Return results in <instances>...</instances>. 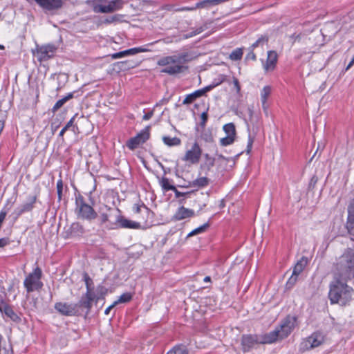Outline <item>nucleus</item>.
<instances>
[{
	"label": "nucleus",
	"instance_id": "f257e3e1",
	"mask_svg": "<svg viewBox=\"0 0 354 354\" xmlns=\"http://www.w3.org/2000/svg\"><path fill=\"white\" fill-rule=\"evenodd\" d=\"M346 281L336 279L329 286L328 299L331 304L348 305L353 299L354 290Z\"/></svg>",
	"mask_w": 354,
	"mask_h": 354
},
{
	"label": "nucleus",
	"instance_id": "f03ea898",
	"mask_svg": "<svg viewBox=\"0 0 354 354\" xmlns=\"http://www.w3.org/2000/svg\"><path fill=\"white\" fill-rule=\"evenodd\" d=\"M335 272L339 279L344 281L354 279V250L348 248L339 256L335 264Z\"/></svg>",
	"mask_w": 354,
	"mask_h": 354
},
{
	"label": "nucleus",
	"instance_id": "7ed1b4c3",
	"mask_svg": "<svg viewBox=\"0 0 354 354\" xmlns=\"http://www.w3.org/2000/svg\"><path fill=\"white\" fill-rule=\"evenodd\" d=\"M188 61L187 53H180L162 57L158 59L157 64L158 66H165L161 70V73L173 75L182 73L186 69L187 67L184 66V64Z\"/></svg>",
	"mask_w": 354,
	"mask_h": 354
},
{
	"label": "nucleus",
	"instance_id": "20e7f679",
	"mask_svg": "<svg viewBox=\"0 0 354 354\" xmlns=\"http://www.w3.org/2000/svg\"><path fill=\"white\" fill-rule=\"evenodd\" d=\"M297 326L295 316H287L274 330L267 334L266 342L272 344L277 340L286 338Z\"/></svg>",
	"mask_w": 354,
	"mask_h": 354
},
{
	"label": "nucleus",
	"instance_id": "39448f33",
	"mask_svg": "<svg viewBox=\"0 0 354 354\" xmlns=\"http://www.w3.org/2000/svg\"><path fill=\"white\" fill-rule=\"evenodd\" d=\"M41 270L37 267L26 277L24 285L28 292L41 288L43 286V283L41 281Z\"/></svg>",
	"mask_w": 354,
	"mask_h": 354
},
{
	"label": "nucleus",
	"instance_id": "423d86ee",
	"mask_svg": "<svg viewBox=\"0 0 354 354\" xmlns=\"http://www.w3.org/2000/svg\"><path fill=\"white\" fill-rule=\"evenodd\" d=\"M324 340L325 337L323 333L315 332L301 341L299 345V350L306 351L318 347L324 342Z\"/></svg>",
	"mask_w": 354,
	"mask_h": 354
},
{
	"label": "nucleus",
	"instance_id": "0eeeda50",
	"mask_svg": "<svg viewBox=\"0 0 354 354\" xmlns=\"http://www.w3.org/2000/svg\"><path fill=\"white\" fill-rule=\"evenodd\" d=\"M267 339V334L263 336L244 335L241 338L243 350L244 352H247L259 344H270V342H266Z\"/></svg>",
	"mask_w": 354,
	"mask_h": 354
},
{
	"label": "nucleus",
	"instance_id": "6e6552de",
	"mask_svg": "<svg viewBox=\"0 0 354 354\" xmlns=\"http://www.w3.org/2000/svg\"><path fill=\"white\" fill-rule=\"evenodd\" d=\"M123 4L122 0H113L107 5L95 3L93 5V10L95 13H111L121 10Z\"/></svg>",
	"mask_w": 354,
	"mask_h": 354
},
{
	"label": "nucleus",
	"instance_id": "1a4fd4ad",
	"mask_svg": "<svg viewBox=\"0 0 354 354\" xmlns=\"http://www.w3.org/2000/svg\"><path fill=\"white\" fill-rule=\"evenodd\" d=\"M116 212V220L115 222L111 223V228H129V229H139L140 223L129 220L121 215L120 210L115 211Z\"/></svg>",
	"mask_w": 354,
	"mask_h": 354
},
{
	"label": "nucleus",
	"instance_id": "9d476101",
	"mask_svg": "<svg viewBox=\"0 0 354 354\" xmlns=\"http://www.w3.org/2000/svg\"><path fill=\"white\" fill-rule=\"evenodd\" d=\"M76 203L77 205L79 217L88 221L93 220L97 217V213L95 212L93 208L89 205L85 203L82 199L80 201L77 200Z\"/></svg>",
	"mask_w": 354,
	"mask_h": 354
},
{
	"label": "nucleus",
	"instance_id": "9b49d317",
	"mask_svg": "<svg viewBox=\"0 0 354 354\" xmlns=\"http://www.w3.org/2000/svg\"><path fill=\"white\" fill-rule=\"evenodd\" d=\"M223 82V78L216 84H212L208 85L201 89L195 91L194 92H193L191 94L187 95L185 97V98L183 100V104H189L192 103L196 99L204 95L207 92L210 91L212 88H214L216 86L219 85Z\"/></svg>",
	"mask_w": 354,
	"mask_h": 354
},
{
	"label": "nucleus",
	"instance_id": "f8f14e48",
	"mask_svg": "<svg viewBox=\"0 0 354 354\" xmlns=\"http://www.w3.org/2000/svg\"><path fill=\"white\" fill-rule=\"evenodd\" d=\"M55 308L62 315L74 316L79 313L76 304H68L66 302H57L55 304Z\"/></svg>",
	"mask_w": 354,
	"mask_h": 354
},
{
	"label": "nucleus",
	"instance_id": "ddd939ff",
	"mask_svg": "<svg viewBox=\"0 0 354 354\" xmlns=\"http://www.w3.org/2000/svg\"><path fill=\"white\" fill-rule=\"evenodd\" d=\"M202 154V150L197 142H194L192 148L187 150L183 160L192 164L198 163Z\"/></svg>",
	"mask_w": 354,
	"mask_h": 354
},
{
	"label": "nucleus",
	"instance_id": "4468645a",
	"mask_svg": "<svg viewBox=\"0 0 354 354\" xmlns=\"http://www.w3.org/2000/svg\"><path fill=\"white\" fill-rule=\"evenodd\" d=\"M37 196L35 195H30L28 197L27 201L21 204L20 206L17 207L13 214L15 218H17L19 216L25 212H30L34 208V205L36 203Z\"/></svg>",
	"mask_w": 354,
	"mask_h": 354
},
{
	"label": "nucleus",
	"instance_id": "2eb2a0df",
	"mask_svg": "<svg viewBox=\"0 0 354 354\" xmlns=\"http://www.w3.org/2000/svg\"><path fill=\"white\" fill-rule=\"evenodd\" d=\"M95 300L97 301V298L93 292H86L79 302L76 304L77 309L80 310V308H85L86 314H88L92 307V303Z\"/></svg>",
	"mask_w": 354,
	"mask_h": 354
},
{
	"label": "nucleus",
	"instance_id": "dca6fc26",
	"mask_svg": "<svg viewBox=\"0 0 354 354\" xmlns=\"http://www.w3.org/2000/svg\"><path fill=\"white\" fill-rule=\"evenodd\" d=\"M149 138L148 129H145L138 133L136 136L131 138L127 142V146L131 150L137 148L140 144L144 143Z\"/></svg>",
	"mask_w": 354,
	"mask_h": 354
},
{
	"label": "nucleus",
	"instance_id": "f3484780",
	"mask_svg": "<svg viewBox=\"0 0 354 354\" xmlns=\"http://www.w3.org/2000/svg\"><path fill=\"white\" fill-rule=\"evenodd\" d=\"M55 51V48L53 45L42 46L37 48L36 56L39 61H45L52 57Z\"/></svg>",
	"mask_w": 354,
	"mask_h": 354
},
{
	"label": "nucleus",
	"instance_id": "a211bd4d",
	"mask_svg": "<svg viewBox=\"0 0 354 354\" xmlns=\"http://www.w3.org/2000/svg\"><path fill=\"white\" fill-rule=\"evenodd\" d=\"M194 212L191 209L181 206L176 210V213L172 216V220L177 221L194 216Z\"/></svg>",
	"mask_w": 354,
	"mask_h": 354
},
{
	"label": "nucleus",
	"instance_id": "6ab92c4d",
	"mask_svg": "<svg viewBox=\"0 0 354 354\" xmlns=\"http://www.w3.org/2000/svg\"><path fill=\"white\" fill-rule=\"evenodd\" d=\"M277 62V54L274 50H269L266 62L263 64L266 71H273Z\"/></svg>",
	"mask_w": 354,
	"mask_h": 354
},
{
	"label": "nucleus",
	"instance_id": "aec40b11",
	"mask_svg": "<svg viewBox=\"0 0 354 354\" xmlns=\"http://www.w3.org/2000/svg\"><path fill=\"white\" fill-rule=\"evenodd\" d=\"M0 311L13 322H17L20 320L19 317L14 312L12 308L5 302L0 304Z\"/></svg>",
	"mask_w": 354,
	"mask_h": 354
},
{
	"label": "nucleus",
	"instance_id": "412c9836",
	"mask_svg": "<svg viewBox=\"0 0 354 354\" xmlns=\"http://www.w3.org/2000/svg\"><path fill=\"white\" fill-rule=\"evenodd\" d=\"M41 8L51 10L62 6L61 0H35Z\"/></svg>",
	"mask_w": 354,
	"mask_h": 354
},
{
	"label": "nucleus",
	"instance_id": "4be33fe9",
	"mask_svg": "<svg viewBox=\"0 0 354 354\" xmlns=\"http://www.w3.org/2000/svg\"><path fill=\"white\" fill-rule=\"evenodd\" d=\"M346 227L351 235H354V200L351 203L348 209V221Z\"/></svg>",
	"mask_w": 354,
	"mask_h": 354
},
{
	"label": "nucleus",
	"instance_id": "5701e85b",
	"mask_svg": "<svg viewBox=\"0 0 354 354\" xmlns=\"http://www.w3.org/2000/svg\"><path fill=\"white\" fill-rule=\"evenodd\" d=\"M106 209V212H100V218L101 221V223L104 224L106 222L110 221V218L114 217L115 221L116 220V212L115 211H119L118 209H112L108 207L107 206H104Z\"/></svg>",
	"mask_w": 354,
	"mask_h": 354
},
{
	"label": "nucleus",
	"instance_id": "b1692460",
	"mask_svg": "<svg viewBox=\"0 0 354 354\" xmlns=\"http://www.w3.org/2000/svg\"><path fill=\"white\" fill-rule=\"evenodd\" d=\"M307 263V260L306 258L302 257L297 263L295 264L292 274L297 276H299L300 273L304 270Z\"/></svg>",
	"mask_w": 354,
	"mask_h": 354
},
{
	"label": "nucleus",
	"instance_id": "393cba45",
	"mask_svg": "<svg viewBox=\"0 0 354 354\" xmlns=\"http://www.w3.org/2000/svg\"><path fill=\"white\" fill-rule=\"evenodd\" d=\"M73 97V93H69L67 95L64 97L63 98L57 101L53 107L52 108V112L55 113L58 109H59L68 100H71Z\"/></svg>",
	"mask_w": 354,
	"mask_h": 354
},
{
	"label": "nucleus",
	"instance_id": "a878e982",
	"mask_svg": "<svg viewBox=\"0 0 354 354\" xmlns=\"http://www.w3.org/2000/svg\"><path fill=\"white\" fill-rule=\"evenodd\" d=\"M162 141L166 145L169 147L178 146L181 142L180 140L178 138H171L169 136H163Z\"/></svg>",
	"mask_w": 354,
	"mask_h": 354
},
{
	"label": "nucleus",
	"instance_id": "bb28decb",
	"mask_svg": "<svg viewBox=\"0 0 354 354\" xmlns=\"http://www.w3.org/2000/svg\"><path fill=\"white\" fill-rule=\"evenodd\" d=\"M268 41V38L266 36H261L259 37L250 47V49L254 50L255 48L258 47H261L263 48L265 44H267Z\"/></svg>",
	"mask_w": 354,
	"mask_h": 354
},
{
	"label": "nucleus",
	"instance_id": "cd10ccee",
	"mask_svg": "<svg viewBox=\"0 0 354 354\" xmlns=\"http://www.w3.org/2000/svg\"><path fill=\"white\" fill-rule=\"evenodd\" d=\"M160 184L162 189L165 192L169 190L173 191L176 187L170 183L169 180L167 178H162V179L160 180Z\"/></svg>",
	"mask_w": 354,
	"mask_h": 354
},
{
	"label": "nucleus",
	"instance_id": "c85d7f7f",
	"mask_svg": "<svg viewBox=\"0 0 354 354\" xmlns=\"http://www.w3.org/2000/svg\"><path fill=\"white\" fill-rule=\"evenodd\" d=\"M223 129L226 133V136L236 137V129L233 123H228L225 124Z\"/></svg>",
	"mask_w": 354,
	"mask_h": 354
},
{
	"label": "nucleus",
	"instance_id": "c756f323",
	"mask_svg": "<svg viewBox=\"0 0 354 354\" xmlns=\"http://www.w3.org/2000/svg\"><path fill=\"white\" fill-rule=\"evenodd\" d=\"M272 92V88L270 86H264L261 91V102H266L267 99Z\"/></svg>",
	"mask_w": 354,
	"mask_h": 354
},
{
	"label": "nucleus",
	"instance_id": "7c9ffc66",
	"mask_svg": "<svg viewBox=\"0 0 354 354\" xmlns=\"http://www.w3.org/2000/svg\"><path fill=\"white\" fill-rule=\"evenodd\" d=\"M207 28V24H203V26L196 28L195 30H192V32H190L189 33L185 35L184 36L185 38L187 39V38H190V37H192L194 36H196L200 33H201L202 32H203L204 30H205Z\"/></svg>",
	"mask_w": 354,
	"mask_h": 354
},
{
	"label": "nucleus",
	"instance_id": "2f4dec72",
	"mask_svg": "<svg viewBox=\"0 0 354 354\" xmlns=\"http://www.w3.org/2000/svg\"><path fill=\"white\" fill-rule=\"evenodd\" d=\"M187 348L183 345L175 346L173 349L167 352V354H187Z\"/></svg>",
	"mask_w": 354,
	"mask_h": 354
},
{
	"label": "nucleus",
	"instance_id": "473e14b6",
	"mask_svg": "<svg viewBox=\"0 0 354 354\" xmlns=\"http://www.w3.org/2000/svg\"><path fill=\"white\" fill-rule=\"evenodd\" d=\"M209 180L206 177H201L193 181V185L198 187H204L209 184Z\"/></svg>",
	"mask_w": 354,
	"mask_h": 354
},
{
	"label": "nucleus",
	"instance_id": "72a5a7b5",
	"mask_svg": "<svg viewBox=\"0 0 354 354\" xmlns=\"http://www.w3.org/2000/svg\"><path fill=\"white\" fill-rule=\"evenodd\" d=\"M132 299V295L129 292H125L121 295L119 298L114 301V304L117 305L122 303H127Z\"/></svg>",
	"mask_w": 354,
	"mask_h": 354
},
{
	"label": "nucleus",
	"instance_id": "f704fd0d",
	"mask_svg": "<svg viewBox=\"0 0 354 354\" xmlns=\"http://www.w3.org/2000/svg\"><path fill=\"white\" fill-rule=\"evenodd\" d=\"M75 116L76 115H75L68 122L67 124L65 125V127L60 131L59 133V136L60 137H62L64 134V133L68 130L70 128H73V131H74V128H75V125H74V121H75Z\"/></svg>",
	"mask_w": 354,
	"mask_h": 354
},
{
	"label": "nucleus",
	"instance_id": "c9c22d12",
	"mask_svg": "<svg viewBox=\"0 0 354 354\" xmlns=\"http://www.w3.org/2000/svg\"><path fill=\"white\" fill-rule=\"evenodd\" d=\"M84 280L85 281L86 292H93V280L90 278L88 274H84Z\"/></svg>",
	"mask_w": 354,
	"mask_h": 354
},
{
	"label": "nucleus",
	"instance_id": "e433bc0d",
	"mask_svg": "<svg viewBox=\"0 0 354 354\" xmlns=\"http://www.w3.org/2000/svg\"><path fill=\"white\" fill-rule=\"evenodd\" d=\"M208 226H209L208 223H205L204 225L193 230L191 232H189L188 234V236H192L204 232L206 230V229L208 227Z\"/></svg>",
	"mask_w": 354,
	"mask_h": 354
},
{
	"label": "nucleus",
	"instance_id": "4c0bfd02",
	"mask_svg": "<svg viewBox=\"0 0 354 354\" xmlns=\"http://www.w3.org/2000/svg\"><path fill=\"white\" fill-rule=\"evenodd\" d=\"M243 55V51L241 48H236L234 50H233L231 54L230 55V58L232 60L236 61L241 59Z\"/></svg>",
	"mask_w": 354,
	"mask_h": 354
},
{
	"label": "nucleus",
	"instance_id": "58836bf2",
	"mask_svg": "<svg viewBox=\"0 0 354 354\" xmlns=\"http://www.w3.org/2000/svg\"><path fill=\"white\" fill-rule=\"evenodd\" d=\"M122 16L121 15H115L113 16L107 17L103 21L104 24H109L121 21Z\"/></svg>",
	"mask_w": 354,
	"mask_h": 354
},
{
	"label": "nucleus",
	"instance_id": "ea45409f",
	"mask_svg": "<svg viewBox=\"0 0 354 354\" xmlns=\"http://www.w3.org/2000/svg\"><path fill=\"white\" fill-rule=\"evenodd\" d=\"M235 137L226 136L220 140V143L222 146H227L234 142Z\"/></svg>",
	"mask_w": 354,
	"mask_h": 354
},
{
	"label": "nucleus",
	"instance_id": "a19ab883",
	"mask_svg": "<svg viewBox=\"0 0 354 354\" xmlns=\"http://www.w3.org/2000/svg\"><path fill=\"white\" fill-rule=\"evenodd\" d=\"M146 51H147V50L142 47L133 48L127 50V52L128 53L129 55H136L139 53H143V52H146Z\"/></svg>",
	"mask_w": 354,
	"mask_h": 354
},
{
	"label": "nucleus",
	"instance_id": "79ce46f5",
	"mask_svg": "<svg viewBox=\"0 0 354 354\" xmlns=\"http://www.w3.org/2000/svg\"><path fill=\"white\" fill-rule=\"evenodd\" d=\"M298 276L292 274L291 277L288 279L286 286H288V288H291L293 286L296 281H297Z\"/></svg>",
	"mask_w": 354,
	"mask_h": 354
},
{
	"label": "nucleus",
	"instance_id": "37998d69",
	"mask_svg": "<svg viewBox=\"0 0 354 354\" xmlns=\"http://www.w3.org/2000/svg\"><path fill=\"white\" fill-rule=\"evenodd\" d=\"M125 56H129L128 53L127 52V50L120 51L118 53H115L111 55V57L113 59H120Z\"/></svg>",
	"mask_w": 354,
	"mask_h": 354
},
{
	"label": "nucleus",
	"instance_id": "c03bdc74",
	"mask_svg": "<svg viewBox=\"0 0 354 354\" xmlns=\"http://www.w3.org/2000/svg\"><path fill=\"white\" fill-rule=\"evenodd\" d=\"M71 229L73 232H77L82 233V227L78 223H74L71 225Z\"/></svg>",
	"mask_w": 354,
	"mask_h": 354
},
{
	"label": "nucleus",
	"instance_id": "a18cd8bd",
	"mask_svg": "<svg viewBox=\"0 0 354 354\" xmlns=\"http://www.w3.org/2000/svg\"><path fill=\"white\" fill-rule=\"evenodd\" d=\"M253 142H254V138L250 136L248 137V145H247V149H246L247 154H249L250 153V151L252 150Z\"/></svg>",
	"mask_w": 354,
	"mask_h": 354
},
{
	"label": "nucleus",
	"instance_id": "49530a36",
	"mask_svg": "<svg viewBox=\"0 0 354 354\" xmlns=\"http://www.w3.org/2000/svg\"><path fill=\"white\" fill-rule=\"evenodd\" d=\"M233 84L234 86V88L236 89V93L239 94L241 91V86L239 84V82L237 78L233 77Z\"/></svg>",
	"mask_w": 354,
	"mask_h": 354
},
{
	"label": "nucleus",
	"instance_id": "de8ad7c7",
	"mask_svg": "<svg viewBox=\"0 0 354 354\" xmlns=\"http://www.w3.org/2000/svg\"><path fill=\"white\" fill-rule=\"evenodd\" d=\"M201 125L202 127H205V123H206V122L207 120V113L206 112H203L201 115Z\"/></svg>",
	"mask_w": 354,
	"mask_h": 354
},
{
	"label": "nucleus",
	"instance_id": "09e8293b",
	"mask_svg": "<svg viewBox=\"0 0 354 354\" xmlns=\"http://www.w3.org/2000/svg\"><path fill=\"white\" fill-rule=\"evenodd\" d=\"M62 189H63L62 180H59L57 183V193H58L59 196H61L62 192Z\"/></svg>",
	"mask_w": 354,
	"mask_h": 354
},
{
	"label": "nucleus",
	"instance_id": "8fccbe9b",
	"mask_svg": "<svg viewBox=\"0 0 354 354\" xmlns=\"http://www.w3.org/2000/svg\"><path fill=\"white\" fill-rule=\"evenodd\" d=\"M173 192L175 193L176 198H180L181 196H185L187 194H189V192H180L176 187H175V189L173 190Z\"/></svg>",
	"mask_w": 354,
	"mask_h": 354
},
{
	"label": "nucleus",
	"instance_id": "3c124183",
	"mask_svg": "<svg viewBox=\"0 0 354 354\" xmlns=\"http://www.w3.org/2000/svg\"><path fill=\"white\" fill-rule=\"evenodd\" d=\"M10 243L8 238H1L0 239V248H3L7 245H8Z\"/></svg>",
	"mask_w": 354,
	"mask_h": 354
},
{
	"label": "nucleus",
	"instance_id": "603ef678",
	"mask_svg": "<svg viewBox=\"0 0 354 354\" xmlns=\"http://www.w3.org/2000/svg\"><path fill=\"white\" fill-rule=\"evenodd\" d=\"M256 55L255 53H254V50H251L250 49V51L248 53V55H246V59H252V60H256Z\"/></svg>",
	"mask_w": 354,
	"mask_h": 354
},
{
	"label": "nucleus",
	"instance_id": "864d4df0",
	"mask_svg": "<svg viewBox=\"0 0 354 354\" xmlns=\"http://www.w3.org/2000/svg\"><path fill=\"white\" fill-rule=\"evenodd\" d=\"M153 111H154V110L153 109V110L150 111L149 112H148L147 113L143 115L142 119L144 120H148L151 119L152 118V116L153 115Z\"/></svg>",
	"mask_w": 354,
	"mask_h": 354
},
{
	"label": "nucleus",
	"instance_id": "5fc2aeb1",
	"mask_svg": "<svg viewBox=\"0 0 354 354\" xmlns=\"http://www.w3.org/2000/svg\"><path fill=\"white\" fill-rule=\"evenodd\" d=\"M2 335H0V354H12L8 350L4 348L2 350L1 348V341H2Z\"/></svg>",
	"mask_w": 354,
	"mask_h": 354
},
{
	"label": "nucleus",
	"instance_id": "6e6d98bb",
	"mask_svg": "<svg viewBox=\"0 0 354 354\" xmlns=\"http://www.w3.org/2000/svg\"><path fill=\"white\" fill-rule=\"evenodd\" d=\"M202 138L206 142H211L212 140V137L210 133H204L202 136Z\"/></svg>",
	"mask_w": 354,
	"mask_h": 354
},
{
	"label": "nucleus",
	"instance_id": "4d7b16f0",
	"mask_svg": "<svg viewBox=\"0 0 354 354\" xmlns=\"http://www.w3.org/2000/svg\"><path fill=\"white\" fill-rule=\"evenodd\" d=\"M6 214H7V212L3 211V210H1L0 212V223H3L6 216Z\"/></svg>",
	"mask_w": 354,
	"mask_h": 354
},
{
	"label": "nucleus",
	"instance_id": "13d9d810",
	"mask_svg": "<svg viewBox=\"0 0 354 354\" xmlns=\"http://www.w3.org/2000/svg\"><path fill=\"white\" fill-rule=\"evenodd\" d=\"M116 306L115 304H114V302L113 303V304H111V306H109L108 308H106V310H104V314L105 315H108L111 310L115 306Z\"/></svg>",
	"mask_w": 354,
	"mask_h": 354
},
{
	"label": "nucleus",
	"instance_id": "bf43d9fd",
	"mask_svg": "<svg viewBox=\"0 0 354 354\" xmlns=\"http://www.w3.org/2000/svg\"><path fill=\"white\" fill-rule=\"evenodd\" d=\"M353 64H354V55H353V57L352 58V59L351 60V62H349V64H348V66H346V70L348 71V69H350Z\"/></svg>",
	"mask_w": 354,
	"mask_h": 354
},
{
	"label": "nucleus",
	"instance_id": "052dcab7",
	"mask_svg": "<svg viewBox=\"0 0 354 354\" xmlns=\"http://www.w3.org/2000/svg\"><path fill=\"white\" fill-rule=\"evenodd\" d=\"M225 206V203L223 199L218 201V207L219 208L222 209Z\"/></svg>",
	"mask_w": 354,
	"mask_h": 354
},
{
	"label": "nucleus",
	"instance_id": "680f3d73",
	"mask_svg": "<svg viewBox=\"0 0 354 354\" xmlns=\"http://www.w3.org/2000/svg\"><path fill=\"white\" fill-rule=\"evenodd\" d=\"M262 103V108L264 111V112L266 113V114H268V105L266 104V102H261Z\"/></svg>",
	"mask_w": 354,
	"mask_h": 354
},
{
	"label": "nucleus",
	"instance_id": "e2e57ef3",
	"mask_svg": "<svg viewBox=\"0 0 354 354\" xmlns=\"http://www.w3.org/2000/svg\"><path fill=\"white\" fill-rule=\"evenodd\" d=\"M94 1V3H97V4H102L103 3H106L108 0H93Z\"/></svg>",
	"mask_w": 354,
	"mask_h": 354
},
{
	"label": "nucleus",
	"instance_id": "0e129e2a",
	"mask_svg": "<svg viewBox=\"0 0 354 354\" xmlns=\"http://www.w3.org/2000/svg\"><path fill=\"white\" fill-rule=\"evenodd\" d=\"M134 209H135L136 212H137V213L140 212V206L136 205V207H134Z\"/></svg>",
	"mask_w": 354,
	"mask_h": 354
},
{
	"label": "nucleus",
	"instance_id": "69168bd1",
	"mask_svg": "<svg viewBox=\"0 0 354 354\" xmlns=\"http://www.w3.org/2000/svg\"><path fill=\"white\" fill-rule=\"evenodd\" d=\"M203 281H204L205 282H209V281H211V278H210V277L207 276V277H205L204 278Z\"/></svg>",
	"mask_w": 354,
	"mask_h": 354
},
{
	"label": "nucleus",
	"instance_id": "338daca9",
	"mask_svg": "<svg viewBox=\"0 0 354 354\" xmlns=\"http://www.w3.org/2000/svg\"><path fill=\"white\" fill-rule=\"evenodd\" d=\"M182 10H194V8H189V7H186V8H183Z\"/></svg>",
	"mask_w": 354,
	"mask_h": 354
},
{
	"label": "nucleus",
	"instance_id": "774afa93",
	"mask_svg": "<svg viewBox=\"0 0 354 354\" xmlns=\"http://www.w3.org/2000/svg\"><path fill=\"white\" fill-rule=\"evenodd\" d=\"M248 111H249L250 117H252V113H253L252 109L251 108H248Z\"/></svg>",
	"mask_w": 354,
	"mask_h": 354
}]
</instances>
